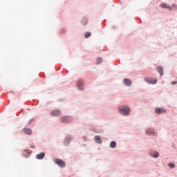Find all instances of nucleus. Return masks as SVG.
Segmentation results:
<instances>
[{
	"label": "nucleus",
	"instance_id": "obj_5",
	"mask_svg": "<svg viewBox=\"0 0 177 177\" xmlns=\"http://www.w3.org/2000/svg\"><path fill=\"white\" fill-rule=\"evenodd\" d=\"M62 122H71L73 118L70 116H62L60 118Z\"/></svg>",
	"mask_w": 177,
	"mask_h": 177
},
{
	"label": "nucleus",
	"instance_id": "obj_13",
	"mask_svg": "<svg viewBox=\"0 0 177 177\" xmlns=\"http://www.w3.org/2000/svg\"><path fill=\"white\" fill-rule=\"evenodd\" d=\"M147 135H154V130L151 129H147L146 130Z\"/></svg>",
	"mask_w": 177,
	"mask_h": 177
},
{
	"label": "nucleus",
	"instance_id": "obj_4",
	"mask_svg": "<svg viewBox=\"0 0 177 177\" xmlns=\"http://www.w3.org/2000/svg\"><path fill=\"white\" fill-rule=\"evenodd\" d=\"M50 115L53 117H59V115H62V111L61 110H54L50 113Z\"/></svg>",
	"mask_w": 177,
	"mask_h": 177
},
{
	"label": "nucleus",
	"instance_id": "obj_10",
	"mask_svg": "<svg viewBox=\"0 0 177 177\" xmlns=\"http://www.w3.org/2000/svg\"><path fill=\"white\" fill-rule=\"evenodd\" d=\"M124 84L126 86H131V85H132V82H131V80L129 79H124Z\"/></svg>",
	"mask_w": 177,
	"mask_h": 177
},
{
	"label": "nucleus",
	"instance_id": "obj_18",
	"mask_svg": "<svg viewBox=\"0 0 177 177\" xmlns=\"http://www.w3.org/2000/svg\"><path fill=\"white\" fill-rule=\"evenodd\" d=\"M101 62H102V58L101 57L97 58L96 64H100Z\"/></svg>",
	"mask_w": 177,
	"mask_h": 177
},
{
	"label": "nucleus",
	"instance_id": "obj_8",
	"mask_svg": "<svg viewBox=\"0 0 177 177\" xmlns=\"http://www.w3.org/2000/svg\"><path fill=\"white\" fill-rule=\"evenodd\" d=\"M82 85H84V81L82 80H79L77 82V86L78 89H80V91H82Z\"/></svg>",
	"mask_w": 177,
	"mask_h": 177
},
{
	"label": "nucleus",
	"instance_id": "obj_11",
	"mask_svg": "<svg viewBox=\"0 0 177 177\" xmlns=\"http://www.w3.org/2000/svg\"><path fill=\"white\" fill-rule=\"evenodd\" d=\"M24 132L26 135H31L32 133V130L30 129H24Z\"/></svg>",
	"mask_w": 177,
	"mask_h": 177
},
{
	"label": "nucleus",
	"instance_id": "obj_16",
	"mask_svg": "<svg viewBox=\"0 0 177 177\" xmlns=\"http://www.w3.org/2000/svg\"><path fill=\"white\" fill-rule=\"evenodd\" d=\"M95 140L96 143H102V140L100 139V136H96L95 137Z\"/></svg>",
	"mask_w": 177,
	"mask_h": 177
},
{
	"label": "nucleus",
	"instance_id": "obj_21",
	"mask_svg": "<svg viewBox=\"0 0 177 177\" xmlns=\"http://www.w3.org/2000/svg\"><path fill=\"white\" fill-rule=\"evenodd\" d=\"M34 121V119H30L28 122V124H31Z\"/></svg>",
	"mask_w": 177,
	"mask_h": 177
},
{
	"label": "nucleus",
	"instance_id": "obj_7",
	"mask_svg": "<svg viewBox=\"0 0 177 177\" xmlns=\"http://www.w3.org/2000/svg\"><path fill=\"white\" fill-rule=\"evenodd\" d=\"M145 81L147 82V84H156V80L150 78V77H145Z\"/></svg>",
	"mask_w": 177,
	"mask_h": 177
},
{
	"label": "nucleus",
	"instance_id": "obj_22",
	"mask_svg": "<svg viewBox=\"0 0 177 177\" xmlns=\"http://www.w3.org/2000/svg\"><path fill=\"white\" fill-rule=\"evenodd\" d=\"M159 154H158V152H156V158H157V157H159Z\"/></svg>",
	"mask_w": 177,
	"mask_h": 177
},
{
	"label": "nucleus",
	"instance_id": "obj_14",
	"mask_svg": "<svg viewBox=\"0 0 177 177\" xmlns=\"http://www.w3.org/2000/svg\"><path fill=\"white\" fill-rule=\"evenodd\" d=\"M116 146H117V142H115V141H112V142H111V143H110V147H111V149H115Z\"/></svg>",
	"mask_w": 177,
	"mask_h": 177
},
{
	"label": "nucleus",
	"instance_id": "obj_19",
	"mask_svg": "<svg viewBox=\"0 0 177 177\" xmlns=\"http://www.w3.org/2000/svg\"><path fill=\"white\" fill-rule=\"evenodd\" d=\"M176 84H177L176 81L171 82V85H176Z\"/></svg>",
	"mask_w": 177,
	"mask_h": 177
},
{
	"label": "nucleus",
	"instance_id": "obj_17",
	"mask_svg": "<svg viewBox=\"0 0 177 177\" xmlns=\"http://www.w3.org/2000/svg\"><path fill=\"white\" fill-rule=\"evenodd\" d=\"M91 32H87L86 33H85L84 37H85V38H89V37H91Z\"/></svg>",
	"mask_w": 177,
	"mask_h": 177
},
{
	"label": "nucleus",
	"instance_id": "obj_3",
	"mask_svg": "<svg viewBox=\"0 0 177 177\" xmlns=\"http://www.w3.org/2000/svg\"><path fill=\"white\" fill-rule=\"evenodd\" d=\"M54 162L55 164H57V165L60 166L62 168H64L66 167V163H64V161H63L62 159H54Z\"/></svg>",
	"mask_w": 177,
	"mask_h": 177
},
{
	"label": "nucleus",
	"instance_id": "obj_6",
	"mask_svg": "<svg viewBox=\"0 0 177 177\" xmlns=\"http://www.w3.org/2000/svg\"><path fill=\"white\" fill-rule=\"evenodd\" d=\"M156 113L157 114H165V113H167V110L164 108H158L156 109Z\"/></svg>",
	"mask_w": 177,
	"mask_h": 177
},
{
	"label": "nucleus",
	"instance_id": "obj_9",
	"mask_svg": "<svg viewBox=\"0 0 177 177\" xmlns=\"http://www.w3.org/2000/svg\"><path fill=\"white\" fill-rule=\"evenodd\" d=\"M156 71L159 73L160 76L163 75V74H164V68H162V66H158L156 68Z\"/></svg>",
	"mask_w": 177,
	"mask_h": 177
},
{
	"label": "nucleus",
	"instance_id": "obj_12",
	"mask_svg": "<svg viewBox=\"0 0 177 177\" xmlns=\"http://www.w3.org/2000/svg\"><path fill=\"white\" fill-rule=\"evenodd\" d=\"M45 157V153H41L37 155L36 158L37 160H42Z\"/></svg>",
	"mask_w": 177,
	"mask_h": 177
},
{
	"label": "nucleus",
	"instance_id": "obj_20",
	"mask_svg": "<svg viewBox=\"0 0 177 177\" xmlns=\"http://www.w3.org/2000/svg\"><path fill=\"white\" fill-rule=\"evenodd\" d=\"M26 153H28V154L31 153V151L26 149L25 150Z\"/></svg>",
	"mask_w": 177,
	"mask_h": 177
},
{
	"label": "nucleus",
	"instance_id": "obj_2",
	"mask_svg": "<svg viewBox=\"0 0 177 177\" xmlns=\"http://www.w3.org/2000/svg\"><path fill=\"white\" fill-rule=\"evenodd\" d=\"M160 7L163 8L164 9H169V10L171 12L172 11V9H177V5H173L171 7L169 6V5L162 3L160 4Z\"/></svg>",
	"mask_w": 177,
	"mask_h": 177
},
{
	"label": "nucleus",
	"instance_id": "obj_23",
	"mask_svg": "<svg viewBox=\"0 0 177 177\" xmlns=\"http://www.w3.org/2000/svg\"><path fill=\"white\" fill-rule=\"evenodd\" d=\"M152 156H153L154 158H156V153H153Z\"/></svg>",
	"mask_w": 177,
	"mask_h": 177
},
{
	"label": "nucleus",
	"instance_id": "obj_15",
	"mask_svg": "<svg viewBox=\"0 0 177 177\" xmlns=\"http://www.w3.org/2000/svg\"><path fill=\"white\" fill-rule=\"evenodd\" d=\"M168 167L169 168H170V169H174V168H175V167H176V165H175L174 162H169L168 163Z\"/></svg>",
	"mask_w": 177,
	"mask_h": 177
},
{
	"label": "nucleus",
	"instance_id": "obj_1",
	"mask_svg": "<svg viewBox=\"0 0 177 177\" xmlns=\"http://www.w3.org/2000/svg\"><path fill=\"white\" fill-rule=\"evenodd\" d=\"M119 111L120 114H122L123 115H129V113H131V109L127 106H120Z\"/></svg>",
	"mask_w": 177,
	"mask_h": 177
}]
</instances>
